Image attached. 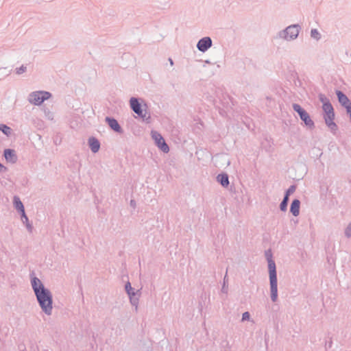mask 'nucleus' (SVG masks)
<instances>
[{
    "mask_svg": "<svg viewBox=\"0 0 351 351\" xmlns=\"http://www.w3.org/2000/svg\"><path fill=\"white\" fill-rule=\"evenodd\" d=\"M302 29L299 24H293L279 31L274 37V39H280L287 42L295 40Z\"/></svg>",
    "mask_w": 351,
    "mask_h": 351,
    "instance_id": "nucleus-1",
    "label": "nucleus"
},
{
    "mask_svg": "<svg viewBox=\"0 0 351 351\" xmlns=\"http://www.w3.org/2000/svg\"><path fill=\"white\" fill-rule=\"evenodd\" d=\"M42 311L47 315H51L53 309V297L49 289L35 295Z\"/></svg>",
    "mask_w": 351,
    "mask_h": 351,
    "instance_id": "nucleus-2",
    "label": "nucleus"
},
{
    "mask_svg": "<svg viewBox=\"0 0 351 351\" xmlns=\"http://www.w3.org/2000/svg\"><path fill=\"white\" fill-rule=\"evenodd\" d=\"M268 269L270 284L271 300L276 302L278 300V279L275 262L268 258Z\"/></svg>",
    "mask_w": 351,
    "mask_h": 351,
    "instance_id": "nucleus-3",
    "label": "nucleus"
},
{
    "mask_svg": "<svg viewBox=\"0 0 351 351\" xmlns=\"http://www.w3.org/2000/svg\"><path fill=\"white\" fill-rule=\"evenodd\" d=\"M323 110L325 113L324 119L326 125L330 128L332 132H336L338 129L337 124L334 122L335 112L334 108L330 104L326 103L322 106Z\"/></svg>",
    "mask_w": 351,
    "mask_h": 351,
    "instance_id": "nucleus-4",
    "label": "nucleus"
},
{
    "mask_svg": "<svg viewBox=\"0 0 351 351\" xmlns=\"http://www.w3.org/2000/svg\"><path fill=\"white\" fill-rule=\"evenodd\" d=\"M51 93L45 90H37L32 92L29 94L27 100L28 101L35 106L41 105L45 100L51 97Z\"/></svg>",
    "mask_w": 351,
    "mask_h": 351,
    "instance_id": "nucleus-5",
    "label": "nucleus"
},
{
    "mask_svg": "<svg viewBox=\"0 0 351 351\" xmlns=\"http://www.w3.org/2000/svg\"><path fill=\"white\" fill-rule=\"evenodd\" d=\"M293 109L295 112H296L300 119L304 123V124L309 128L310 129H313L315 128V123L311 119L308 113L301 107V106L298 104H293L292 105Z\"/></svg>",
    "mask_w": 351,
    "mask_h": 351,
    "instance_id": "nucleus-6",
    "label": "nucleus"
},
{
    "mask_svg": "<svg viewBox=\"0 0 351 351\" xmlns=\"http://www.w3.org/2000/svg\"><path fill=\"white\" fill-rule=\"evenodd\" d=\"M152 137L160 150L166 154L169 152V147L160 134L156 131H152Z\"/></svg>",
    "mask_w": 351,
    "mask_h": 351,
    "instance_id": "nucleus-7",
    "label": "nucleus"
},
{
    "mask_svg": "<svg viewBox=\"0 0 351 351\" xmlns=\"http://www.w3.org/2000/svg\"><path fill=\"white\" fill-rule=\"evenodd\" d=\"M30 277L31 285L35 295L37 294L38 293L43 292V291H46L47 289V288L45 287L41 280L34 276V272H32L30 274Z\"/></svg>",
    "mask_w": 351,
    "mask_h": 351,
    "instance_id": "nucleus-8",
    "label": "nucleus"
},
{
    "mask_svg": "<svg viewBox=\"0 0 351 351\" xmlns=\"http://www.w3.org/2000/svg\"><path fill=\"white\" fill-rule=\"evenodd\" d=\"M212 39L206 36L199 40L197 43V48L199 51L204 53L212 47Z\"/></svg>",
    "mask_w": 351,
    "mask_h": 351,
    "instance_id": "nucleus-9",
    "label": "nucleus"
},
{
    "mask_svg": "<svg viewBox=\"0 0 351 351\" xmlns=\"http://www.w3.org/2000/svg\"><path fill=\"white\" fill-rule=\"evenodd\" d=\"M295 191V186L294 185H291L285 192L282 201L280 204V209L282 211H286L287 208V205L289 200V195L294 193Z\"/></svg>",
    "mask_w": 351,
    "mask_h": 351,
    "instance_id": "nucleus-10",
    "label": "nucleus"
},
{
    "mask_svg": "<svg viewBox=\"0 0 351 351\" xmlns=\"http://www.w3.org/2000/svg\"><path fill=\"white\" fill-rule=\"evenodd\" d=\"M105 121L108 123L109 127L114 132L121 134L123 133V129L118 123L117 120L113 117H106Z\"/></svg>",
    "mask_w": 351,
    "mask_h": 351,
    "instance_id": "nucleus-11",
    "label": "nucleus"
},
{
    "mask_svg": "<svg viewBox=\"0 0 351 351\" xmlns=\"http://www.w3.org/2000/svg\"><path fill=\"white\" fill-rule=\"evenodd\" d=\"M336 95L337 96L339 102L343 106L346 110L348 106H351V102L348 97L341 90H337Z\"/></svg>",
    "mask_w": 351,
    "mask_h": 351,
    "instance_id": "nucleus-12",
    "label": "nucleus"
},
{
    "mask_svg": "<svg viewBox=\"0 0 351 351\" xmlns=\"http://www.w3.org/2000/svg\"><path fill=\"white\" fill-rule=\"evenodd\" d=\"M3 156L5 160L8 162L14 163L17 160V156L14 149H5L4 150Z\"/></svg>",
    "mask_w": 351,
    "mask_h": 351,
    "instance_id": "nucleus-13",
    "label": "nucleus"
},
{
    "mask_svg": "<svg viewBox=\"0 0 351 351\" xmlns=\"http://www.w3.org/2000/svg\"><path fill=\"white\" fill-rule=\"evenodd\" d=\"M88 145L93 153H97L100 148V143L95 137H90L88 138Z\"/></svg>",
    "mask_w": 351,
    "mask_h": 351,
    "instance_id": "nucleus-14",
    "label": "nucleus"
},
{
    "mask_svg": "<svg viewBox=\"0 0 351 351\" xmlns=\"http://www.w3.org/2000/svg\"><path fill=\"white\" fill-rule=\"evenodd\" d=\"M300 201L298 199H295L292 201L290 206V212L291 214L297 217L300 214Z\"/></svg>",
    "mask_w": 351,
    "mask_h": 351,
    "instance_id": "nucleus-15",
    "label": "nucleus"
},
{
    "mask_svg": "<svg viewBox=\"0 0 351 351\" xmlns=\"http://www.w3.org/2000/svg\"><path fill=\"white\" fill-rule=\"evenodd\" d=\"M217 180L223 187H228L230 184L229 177L227 173L219 174L217 176Z\"/></svg>",
    "mask_w": 351,
    "mask_h": 351,
    "instance_id": "nucleus-16",
    "label": "nucleus"
},
{
    "mask_svg": "<svg viewBox=\"0 0 351 351\" xmlns=\"http://www.w3.org/2000/svg\"><path fill=\"white\" fill-rule=\"evenodd\" d=\"M139 117L142 118L143 121L146 123H150L151 117L149 114H147L146 111H143L142 109V106L138 109L134 111Z\"/></svg>",
    "mask_w": 351,
    "mask_h": 351,
    "instance_id": "nucleus-17",
    "label": "nucleus"
},
{
    "mask_svg": "<svg viewBox=\"0 0 351 351\" xmlns=\"http://www.w3.org/2000/svg\"><path fill=\"white\" fill-rule=\"evenodd\" d=\"M13 204L14 208L21 213L25 211V208L23 204L22 203L20 197L19 196H14L13 198Z\"/></svg>",
    "mask_w": 351,
    "mask_h": 351,
    "instance_id": "nucleus-18",
    "label": "nucleus"
},
{
    "mask_svg": "<svg viewBox=\"0 0 351 351\" xmlns=\"http://www.w3.org/2000/svg\"><path fill=\"white\" fill-rule=\"evenodd\" d=\"M130 105L131 109L133 111H134L141 107V104H140L138 99L136 98V97H131L130 99Z\"/></svg>",
    "mask_w": 351,
    "mask_h": 351,
    "instance_id": "nucleus-19",
    "label": "nucleus"
},
{
    "mask_svg": "<svg viewBox=\"0 0 351 351\" xmlns=\"http://www.w3.org/2000/svg\"><path fill=\"white\" fill-rule=\"evenodd\" d=\"M130 304L134 306L135 312L138 311V305L139 302V295H133L129 297Z\"/></svg>",
    "mask_w": 351,
    "mask_h": 351,
    "instance_id": "nucleus-20",
    "label": "nucleus"
},
{
    "mask_svg": "<svg viewBox=\"0 0 351 351\" xmlns=\"http://www.w3.org/2000/svg\"><path fill=\"white\" fill-rule=\"evenodd\" d=\"M125 290L128 295V296H132L133 295H137L139 290L137 291H134V289L132 287L130 282H128L125 285Z\"/></svg>",
    "mask_w": 351,
    "mask_h": 351,
    "instance_id": "nucleus-21",
    "label": "nucleus"
},
{
    "mask_svg": "<svg viewBox=\"0 0 351 351\" xmlns=\"http://www.w3.org/2000/svg\"><path fill=\"white\" fill-rule=\"evenodd\" d=\"M0 131H1L7 136H10L12 133V129L5 124H0Z\"/></svg>",
    "mask_w": 351,
    "mask_h": 351,
    "instance_id": "nucleus-22",
    "label": "nucleus"
},
{
    "mask_svg": "<svg viewBox=\"0 0 351 351\" xmlns=\"http://www.w3.org/2000/svg\"><path fill=\"white\" fill-rule=\"evenodd\" d=\"M311 36L317 40L321 38V34L317 29H312L311 31Z\"/></svg>",
    "mask_w": 351,
    "mask_h": 351,
    "instance_id": "nucleus-23",
    "label": "nucleus"
},
{
    "mask_svg": "<svg viewBox=\"0 0 351 351\" xmlns=\"http://www.w3.org/2000/svg\"><path fill=\"white\" fill-rule=\"evenodd\" d=\"M27 71V66L24 64H22L20 67L16 68L15 72L17 75L23 74V73L26 72Z\"/></svg>",
    "mask_w": 351,
    "mask_h": 351,
    "instance_id": "nucleus-24",
    "label": "nucleus"
},
{
    "mask_svg": "<svg viewBox=\"0 0 351 351\" xmlns=\"http://www.w3.org/2000/svg\"><path fill=\"white\" fill-rule=\"evenodd\" d=\"M9 74H10V72H7V69L5 67L0 68V80L2 78L9 75Z\"/></svg>",
    "mask_w": 351,
    "mask_h": 351,
    "instance_id": "nucleus-25",
    "label": "nucleus"
},
{
    "mask_svg": "<svg viewBox=\"0 0 351 351\" xmlns=\"http://www.w3.org/2000/svg\"><path fill=\"white\" fill-rule=\"evenodd\" d=\"M318 97H319V100L324 104H326V103H329L330 101L329 99L325 96V95L322 94V93H320L318 95Z\"/></svg>",
    "mask_w": 351,
    "mask_h": 351,
    "instance_id": "nucleus-26",
    "label": "nucleus"
},
{
    "mask_svg": "<svg viewBox=\"0 0 351 351\" xmlns=\"http://www.w3.org/2000/svg\"><path fill=\"white\" fill-rule=\"evenodd\" d=\"M345 236L347 237V238H350L351 237V223H350L347 227L345 229Z\"/></svg>",
    "mask_w": 351,
    "mask_h": 351,
    "instance_id": "nucleus-27",
    "label": "nucleus"
},
{
    "mask_svg": "<svg viewBox=\"0 0 351 351\" xmlns=\"http://www.w3.org/2000/svg\"><path fill=\"white\" fill-rule=\"evenodd\" d=\"M21 221L24 224L29 222V219H28L27 216L25 214V211L21 213Z\"/></svg>",
    "mask_w": 351,
    "mask_h": 351,
    "instance_id": "nucleus-28",
    "label": "nucleus"
},
{
    "mask_svg": "<svg viewBox=\"0 0 351 351\" xmlns=\"http://www.w3.org/2000/svg\"><path fill=\"white\" fill-rule=\"evenodd\" d=\"M45 116L47 117L48 119L52 120L53 119V114L49 110H45Z\"/></svg>",
    "mask_w": 351,
    "mask_h": 351,
    "instance_id": "nucleus-29",
    "label": "nucleus"
},
{
    "mask_svg": "<svg viewBox=\"0 0 351 351\" xmlns=\"http://www.w3.org/2000/svg\"><path fill=\"white\" fill-rule=\"evenodd\" d=\"M250 318V314L249 312L246 311L242 315V321L249 320Z\"/></svg>",
    "mask_w": 351,
    "mask_h": 351,
    "instance_id": "nucleus-30",
    "label": "nucleus"
},
{
    "mask_svg": "<svg viewBox=\"0 0 351 351\" xmlns=\"http://www.w3.org/2000/svg\"><path fill=\"white\" fill-rule=\"evenodd\" d=\"M25 226H26V228L28 230V231L29 232H32V226L29 222L26 223Z\"/></svg>",
    "mask_w": 351,
    "mask_h": 351,
    "instance_id": "nucleus-31",
    "label": "nucleus"
},
{
    "mask_svg": "<svg viewBox=\"0 0 351 351\" xmlns=\"http://www.w3.org/2000/svg\"><path fill=\"white\" fill-rule=\"evenodd\" d=\"M221 291L223 293H227L228 292V287L226 286V284H223L222 288H221Z\"/></svg>",
    "mask_w": 351,
    "mask_h": 351,
    "instance_id": "nucleus-32",
    "label": "nucleus"
},
{
    "mask_svg": "<svg viewBox=\"0 0 351 351\" xmlns=\"http://www.w3.org/2000/svg\"><path fill=\"white\" fill-rule=\"evenodd\" d=\"M265 256L267 257V261L269 260L268 258H271L272 260V258H271V254L270 253V251L266 252H265Z\"/></svg>",
    "mask_w": 351,
    "mask_h": 351,
    "instance_id": "nucleus-33",
    "label": "nucleus"
},
{
    "mask_svg": "<svg viewBox=\"0 0 351 351\" xmlns=\"http://www.w3.org/2000/svg\"><path fill=\"white\" fill-rule=\"evenodd\" d=\"M6 169L5 167L3 166L1 163H0V172H3Z\"/></svg>",
    "mask_w": 351,
    "mask_h": 351,
    "instance_id": "nucleus-34",
    "label": "nucleus"
},
{
    "mask_svg": "<svg viewBox=\"0 0 351 351\" xmlns=\"http://www.w3.org/2000/svg\"><path fill=\"white\" fill-rule=\"evenodd\" d=\"M130 204L131 206L134 208L136 206V202L134 199H131Z\"/></svg>",
    "mask_w": 351,
    "mask_h": 351,
    "instance_id": "nucleus-35",
    "label": "nucleus"
},
{
    "mask_svg": "<svg viewBox=\"0 0 351 351\" xmlns=\"http://www.w3.org/2000/svg\"><path fill=\"white\" fill-rule=\"evenodd\" d=\"M169 62L171 66L173 65V61L171 58H169Z\"/></svg>",
    "mask_w": 351,
    "mask_h": 351,
    "instance_id": "nucleus-36",
    "label": "nucleus"
},
{
    "mask_svg": "<svg viewBox=\"0 0 351 351\" xmlns=\"http://www.w3.org/2000/svg\"><path fill=\"white\" fill-rule=\"evenodd\" d=\"M226 276H227V274H226L224 278H223V284H226Z\"/></svg>",
    "mask_w": 351,
    "mask_h": 351,
    "instance_id": "nucleus-37",
    "label": "nucleus"
}]
</instances>
